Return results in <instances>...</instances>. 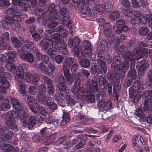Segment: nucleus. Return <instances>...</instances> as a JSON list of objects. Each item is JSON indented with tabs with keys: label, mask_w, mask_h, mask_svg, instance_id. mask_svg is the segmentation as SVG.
Instances as JSON below:
<instances>
[{
	"label": "nucleus",
	"mask_w": 152,
	"mask_h": 152,
	"mask_svg": "<svg viewBox=\"0 0 152 152\" xmlns=\"http://www.w3.org/2000/svg\"><path fill=\"white\" fill-rule=\"evenodd\" d=\"M39 102L44 104L45 106H47L51 109L55 110L56 109L57 105L53 102H48L47 98L43 99L40 101Z\"/></svg>",
	"instance_id": "a878e982"
},
{
	"label": "nucleus",
	"mask_w": 152,
	"mask_h": 152,
	"mask_svg": "<svg viewBox=\"0 0 152 152\" xmlns=\"http://www.w3.org/2000/svg\"><path fill=\"white\" fill-rule=\"evenodd\" d=\"M13 133L12 132H10L6 134H2L0 136V142H8L13 137Z\"/></svg>",
	"instance_id": "393cba45"
},
{
	"label": "nucleus",
	"mask_w": 152,
	"mask_h": 152,
	"mask_svg": "<svg viewBox=\"0 0 152 152\" xmlns=\"http://www.w3.org/2000/svg\"><path fill=\"white\" fill-rule=\"evenodd\" d=\"M63 59H64V57L60 55H58L55 57L56 62V63L58 64L61 63Z\"/></svg>",
	"instance_id": "774afa93"
},
{
	"label": "nucleus",
	"mask_w": 152,
	"mask_h": 152,
	"mask_svg": "<svg viewBox=\"0 0 152 152\" xmlns=\"http://www.w3.org/2000/svg\"><path fill=\"white\" fill-rule=\"evenodd\" d=\"M13 61L7 62L6 68L8 70L11 71L12 73L13 74H16L15 76V80L19 82L24 78L23 66H25L26 65L23 64L22 65L15 66L13 64Z\"/></svg>",
	"instance_id": "0eeeda50"
},
{
	"label": "nucleus",
	"mask_w": 152,
	"mask_h": 152,
	"mask_svg": "<svg viewBox=\"0 0 152 152\" xmlns=\"http://www.w3.org/2000/svg\"><path fill=\"white\" fill-rule=\"evenodd\" d=\"M9 39V34L8 32H5L2 36L1 37H0V41H2L6 42Z\"/></svg>",
	"instance_id": "6e6d98bb"
},
{
	"label": "nucleus",
	"mask_w": 152,
	"mask_h": 152,
	"mask_svg": "<svg viewBox=\"0 0 152 152\" xmlns=\"http://www.w3.org/2000/svg\"><path fill=\"white\" fill-rule=\"evenodd\" d=\"M135 115L137 117L142 118L144 116V114L141 108H139L136 109Z\"/></svg>",
	"instance_id": "3c124183"
},
{
	"label": "nucleus",
	"mask_w": 152,
	"mask_h": 152,
	"mask_svg": "<svg viewBox=\"0 0 152 152\" xmlns=\"http://www.w3.org/2000/svg\"><path fill=\"white\" fill-rule=\"evenodd\" d=\"M86 97L87 99L92 102H94L95 100V95L92 93H88Z\"/></svg>",
	"instance_id": "09e8293b"
},
{
	"label": "nucleus",
	"mask_w": 152,
	"mask_h": 152,
	"mask_svg": "<svg viewBox=\"0 0 152 152\" xmlns=\"http://www.w3.org/2000/svg\"><path fill=\"white\" fill-rule=\"evenodd\" d=\"M121 4L126 8H129L130 6V3L128 0H122Z\"/></svg>",
	"instance_id": "338daca9"
},
{
	"label": "nucleus",
	"mask_w": 152,
	"mask_h": 152,
	"mask_svg": "<svg viewBox=\"0 0 152 152\" xmlns=\"http://www.w3.org/2000/svg\"><path fill=\"white\" fill-rule=\"evenodd\" d=\"M44 80L48 85V94L47 96L49 101L52 100V98L53 97V94L54 93L53 87L54 85L52 83V81L50 79L47 77H45Z\"/></svg>",
	"instance_id": "4468645a"
},
{
	"label": "nucleus",
	"mask_w": 152,
	"mask_h": 152,
	"mask_svg": "<svg viewBox=\"0 0 152 152\" xmlns=\"http://www.w3.org/2000/svg\"><path fill=\"white\" fill-rule=\"evenodd\" d=\"M148 51V49L145 48H141L140 50L139 49V50L134 49L133 55H132V52L128 51L126 54L122 55V56L124 58L125 60L124 62L120 66L118 65H116L115 63L118 64V62L119 63V61L116 60L115 63H112V66H113L115 69H117L120 71L125 72L129 68V64L128 63V62L131 61V63L132 62V64H133L134 63L135 60H138L144 56H147Z\"/></svg>",
	"instance_id": "f03ea898"
},
{
	"label": "nucleus",
	"mask_w": 152,
	"mask_h": 152,
	"mask_svg": "<svg viewBox=\"0 0 152 152\" xmlns=\"http://www.w3.org/2000/svg\"><path fill=\"white\" fill-rule=\"evenodd\" d=\"M143 23H145L144 21L142 20V18L134 17L131 19L130 20L131 23L135 26H137L141 22Z\"/></svg>",
	"instance_id": "a19ab883"
},
{
	"label": "nucleus",
	"mask_w": 152,
	"mask_h": 152,
	"mask_svg": "<svg viewBox=\"0 0 152 152\" xmlns=\"http://www.w3.org/2000/svg\"><path fill=\"white\" fill-rule=\"evenodd\" d=\"M32 45V43L31 42L27 41V42H24V44L22 47L21 50H20L22 52H28L31 50V45Z\"/></svg>",
	"instance_id": "c756f323"
},
{
	"label": "nucleus",
	"mask_w": 152,
	"mask_h": 152,
	"mask_svg": "<svg viewBox=\"0 0 152 152\" xmlns=\"http://www.w3.org/2000/svg\"><path fill=\"white\" fill-rule=\"evenodd\" d=\"M3 69L2 67L0 68V91L3 93L6 92L7 89L10 86L9 82L7 81L5 77V73H4ZM4 97L0 94V100L3 99Z\"/></svg>",
	"instance_id": "1a4fd4ad"
},
{
	"label": "nucleus",
	"mask_w": 152,
	"mask_h": 152,
	"mask_svg": "<svg viewBox=\"0 0 152 152\" xmlns=\"http://www.w3.org/2000/svg\"><path fill=\"white\" fill-rule=\"evenodd\" d=\"M36 121L41 123L43 121L44 118L41 115L39 114L36 115L34 116Z\"/></svg>",
	"instance_id": "0e129e2a"
},
{
	"label": "nucleus",
	"mask_w": 152,
	"mask_h": 152,
	"mask_svg": "<svg viewBox=\"0 0 152 152\" xmlns=\"http://www.w3.org/2000/svg\"><path fill=\"white\" fill-rule=\"evenodd\" d=\"M148 32V28L145 27H143L140 28L139 30L140 34L142 35H146Z\"/></svg>",
	"instance_id": "5fc2aeb1"
},
{
	"label": "nucleus",
	"mask_w": 152,
	"mask_h": 152,
	"mask_svg": "<svg viewBox=\"0 0 152 152\" xmlns=\"http://www.w3.org/2000/svg\"><path fill=\"white\" fill-rule=\"evenodd\" d=\"M78 47L79 45L75 46L72 51L74 54V56H77L78 58L80 59L83 57V55L82 51L79 50Z\"/></svg>",
	"instance_id": "2f4dec72"
},
{
	"label": "nucleus",
	"mask_w": 152,
	"mask_h": 152,
	"mask_svg": "<svg viewBox=\"0 0 152 152\" xmlns=\"http://www.w3.org/2000/svg\"><path fill=\"white\" fill-rule=\"evenodd\" d=\"M9 100L7 99L1 104L0 107L2 111H6L10 108V105L9 104Z\"/></svg>",
	"instance_id": "4c0bfd02"
},
{
	"label": "nucleus",
	"mask_w": 152,
	"mask_h": 152,
	"mask_svg": "<svg viewBox=\"0 0 152 152\" xmlns=\"http://www.w3.org/2000/svg\"><path fill=\"white\" fill-rule=\"evenodd\" d=\"M37 111L36 113L38 111L42 115L46 116L48 114V112L44 108L41 107H37L36 106L35 107Z\"/></svg>",
	"instance_id": "37998d69"
},
{
	"label": "nucleus",
	"mask_w": 152,
	"mask_h": 152,
	"mask_svg": "<svg viewBox=\"0 0 152 152\" xmlns=\"http://www.w3.org/2000/svg\"><path fill=\"white\" fill-rule=\"evenodd\" d=\"M70 21L69 17L66 16H65L63 17L62 19V22L63 24L66 26L69 23Z\"/></svg>",
	"instance_id": "69168bd1"
},
{
	"label": "nucleus",
	"mask_w": 152,
	"mask_h": 152,
	"mask_svg": "<svg viewBox=\"0 0 152 152\" xmlns=\"http://www.w3.org/2000/svg\"><path fill=\"white\" fill-rule=\"evenodd\" d=\"M14 111H10L7 113H3L1 117L5 118V122L7 125L12 129H15L17 128L14 118H18L20 119L26 118L27 115L25 111L21 108V105L18 101L14 97L11 98Z\"/></svg>",
	"instance_id": "f257e3e1"
},
{
	"label": "nucleus",
	"mask_w": 152,
	"mask_h": 152,
	"mask_svg": "<svg viewBox=\"0 0 152 152\" xmlns=\"http://www.w3.org/2000/svg\"><path fill=\"white\" fill-rule=\"evenodd\" d=\"M56 32H59L60 35L63 37L66 36L68 34V31L63 28L61 26H58L55 29Z\"/></svg>",
	"instance_id": "e433bc0d"
},
{
	"label": "nucleus",
	"mask_w": 152,
	"mask_h": 152,
	"mask_svg": "<svg viewBox=\"0 0 152 152\" xmlns=\"http://www.w3.org/2000/svg\"><path fill=\"white\" fill-rule=\"evenodd\" d=\"M6 13L9 15L6 19V23H2V26L5 28L6 26V24L11 25L12 27L14 26L15 22L14 21L20 22L21 20V18L20 16L22 14L19 11L17 10V7L15 5H13L10 9L7 10ZM14 28L12 27V28L13 30H16L15 27Z\"/></svg>",
	"instance_id": "39448f33"
},
{
	"label": "nucleus",
	"mask_w": 152,
	"mask_h": 152,
	"mask_svg": "<svg viewBox=\"0 0 152 152\" xmlns=\"http://www.w3.org/2000/svg\"><path fill=\"white\" fill-rule=\"evenodd\" d=\"M144 96L147 98V99L145 100L143 109L144 110L149 112L152 108V90L146 91Z\"/></svg>",
	"instance_id": "f8f14e48"
},
{
	"label": "nucleus",
	"mask_w": 152,
	"mask_h": 152,
	"mask_svg": "<svg viewBox=\"0 0 152 152\" xmlns=\"http://www.w3.org/2000/svg\"><path fill=\"white\" fill-rule=\"evenodd\" d=\"M12 42L13 45L16 47H19L21 46L20 42L18 40L16 37H13L12 39Z\"/></svg>",
	"instance_id": "603ef678"
},
{
	"label": "nucleus",
	"mask_w": 152,
	"mask_h": 152,
	"mask_svg": "<svg viewBox=\"0 0 152 152\" xmlns=\"http://www.w3.org/2000/svg\"><path fill=\"white\" fill-rule=\"evenodd\" d=\"M46 90L45 86L43 84L40 85L39 87L37 96V100L39 102L46 98L45 95Z\"/></svg>",
	"instance_id": "aec40b11"
},
{
	"label": "nucleus",
	"mask_w": 152,
	"mask_h": 152,
	"mask_svg": "<svg viewBox=\"0 0 152 152\" xmlns=\"http://www.w3.org/2000/svg\"><path fill=\"white\" fill-rule=\"evenodd\" d=\"M52 43V40L50 39H47L45 41H41L40 43V45L43 47L47 53L50 55L51 58H53L55 56V52H58L60 51L64 54H67V51L65 48L66 44L63 42L60 45L54 46V47L51 48Z\"/></svg>",
	"instance_id": "7ed1b4c3"
},
{
	"label": "nucleus",
	"mask_w": 152,
	"mask_h": 152,
	"mask_svg": "<svg viewBox=\"0 0 152 152\" xmlns=\"http://www.w3.org/2000/svg\"><path fill=\"white\" fill-rule=\"evenodd\" d=\"M38 69H39L41 71L44 72H45L46 70V66L45 65L42 63H40L37 66Z\"/></svg>",
	"instance_id": "e2e57ef3"
},
{
	"label": "nucleus",
	"mask_w": 152,
	"mask_h": 152,
	"mask_svg": "<svg viewBox=\"0 0 152 152\" xmlns=\"http://www.w3.org/2000/svg\"><path fill=\"white\" fill-rule=\"evenodd\" d=\"M39 76L37 74L32 75L30 73H26L24 75V80L27 83L31 82L35 84L39 80Z\"/></svg>",
	"instance_id": "2eb2a0df"
},
{
	"label": "nucleus",
	"mask_w": 152,
	"mask_h": 152,
	"mask_svg": "<svg viewBox=\"0 0 152 152\" xmlns=\"http://www.w3.org/2000/svg\"><path fill=\"white\" fill-rule=\"evenodd\" d=\"M122 11L124 14L126 16L130 17L132 14V12L130 9H127V10L123 9Z\"/></svg>",
	"instance_id": "4d7b16f0"
},
{
	"label": "nucleus",
	"mask_w": 152,
	"mask_h": 152,
	"mask_svg": "<svg viewBox=\"0 0 152 152\" xmlns=\"http://www.w3.org/2000/svg\"><path fill=\"white\" fill-rule=\"evenodd\" d=\"M6 55H7V59L9 61H14L13 58L15 57V53L14 51L10 50L8 51L5 53Z\"/></svg>",
	"instance_id": "c03bdc74"
},
{
	"label": "nucleus",
	"mask_w": 152,
	"mask_h": 152,
	"mask_svg": "<svg viewBox=\"0 0 152 152\" xmlns=\"http://www.w3.org/2000/svg\"><path fill=\"white\" fill-rule=\"evenodd\" d=\"M50 18L48 20V22H45V20H42V24L48 26L50 29L47 30L46 32L48 34H51L52 32L56 31L55 29L57 25L58 24V21L59 19L55 18V17H50ZM47 21V20H46Z\"/></svg>",
	"instance_id": "9d476101"
},
{
	"label": "nucleus",
	"mask_w": 152,
	"mask_h": 152,
	"mask_svg": "<svg viewBox=\"0 0 152 152\" xmlns=\"http://www.w3.org/2000/svg\"><path fill=\"white\" fill-rule=\"evenodd\" d=\"M90 1L89 0H82L83 6L79 7V10L83 14L87 15L91 13V9L89 8L88 4Z\"/></svg>",
	"instance_id": "a211bd4d"
},
{
	"label": "nucleus",
	"mask_w": 152,
	"mask_h": 152,
	"mask_svg": "<svg viewBox=\"0 0 152 152\" xmlns=\"http://www.w3.org/2000/svg\"><path fill=\"white\" fill-rule=\"evenodd\" d=\"M98 56L99 58H101L100 59H98L97 60V63L100 65L104 73L107 70V67L106 65V64L104 62V61L105 60L103 59V60L102 59V56H100V54H98Z\"/></svg>",
	"instance_id": "f704fd0d"
},
{
	"label": "nucleus",
	"mask_w": 152,
	"mask_h": 152,
	"mask_svg": "<svg viewBox=\"0 0 152 152\" xmlns=\"http://www.w3.org/2000/svg\"><path fill=\"white\" fill-rule=\"evenodd\" d=\"M70 120V117L68 113L64 112L63 114L62 120L61 121V124L63 126L69 121Z\"/></svg>",
	"instance_id": "c9c22d12"
},
{
	"label": "nucleus",
	"mask_w": 152,
	"mask_h": 152,
	"mask_svg": "<svg viewBox=\"0 0 152 152\" xmlns=\"http://www.w3.org/2000/svg\"><path fill=\"white\" fill-rule=\"evenodd\" d=\"M107 82V80L104 79L103 77L100 76L99 77L97 82L92 80H91L88 82L87 85L90 88V91L95 93L98 90V83H99V86H101L106 83Z\"/></svg>",
	"instance_id": "9b49d317"
},
{
	"label": "nucleus",
	"mask_w": 152,
	"mask_h": 152,
	"mask_svg": "<svg viewBox=\"0 0 152 152\" xmlns=\"http://www.w3.org/2000/svg\"><path fill=\"white\" fill-rule=\"evenodd\" d=\"M107 44L105 40H103L101 42L100 45V49L99 47H98V49L99 50H101L102 51H104L106 50L107 48Z\"/></svg>",
	"instance_id": "864d4df0"
},
{
	"label": "nucleus",
	"mask_w": 152,
	"mask_h": 152,
	"mask_svg": "<svg viewBox=\"0 0 152 152\" xmlns=\"http://www.w3.org/2000/svg\"><path fill=\"white\" fill-rule=\"evenodd\" d=\"M70 89L66 86H64L63 84L61 83H59L57 88V94L55 96L56 100L59 101L61 99H63L66 97V101L68 105H74L75 103V101L67 95Z\"/></svg>",
	"instance_id": "423d86ee"
},
{
	"label": "nucleus",
	"mask_w": 152,
	"mask_h": 152,
	"mask_svg": "<svg viewBox=\"0 0 152 152\" xmlns=\"http://www.w3.org/2000/svg\"><path fill=\"white\" fill-rule=\"evenodd\" d=\"M37 88L35 86H31L29 88V93L32 95L35 94L37 92Z\"/></svg>",
	"instance_id": "bf43d9fd"
},
{
	"label": "nucleus",
	"mask_w": 152,
	"mask_h": 152,
	"mask_svg": "<svg viewBox=\"0 0 152 152\" xmlns=\"http://www.w3.org/2000/svg\"><path fill=\"white\" fill-rule=\"evenodd\" d=\"M80 80L79 78H76L73 86L71 88L72 93L74 94H76L77 97L80 99L84 98L86 91L84 88L80 87Z\"/></svg>",
	"instance_id": "6e6552de"
},
{
	"label": "nucleus",
	"mask_w": 152,
	"mask_h": 152,
	"mask_svg": "<svg viewBox=\"0 0 152 152\" xmlns=\"http://www.w3.org/2000/svg\"><path fill=\"white\" fill-rule=\"evenodd\" d=\"M125 21L122 20H118L117 22V25L114 26L113 29L117 34H119L121 33L122 31H126L128 30V27L127 25H124Z\"/></svg>",
	"instance_id": "ddd939ff"
},
{
	"label": "nucleus",
	"mask_w": 152,
	"mask_h": 152,
	"mask_svg": "<svg viewBox=\"0 0 152 152\" xmlns=\"http://www.w3.org/2000/svg\"><path fill=\"white\" fill-rule=\"evenodd\" d=\"M74 59L72 57L68 58L64 60L63 69L64 77L62 75L59 76L58 79L60 82L56 87V89L59 84L61 83L63 84L64 86H65L64 85V83H66L69 84H71L73 83L75 75V74L71 75L69 72V71L70 69V65L74 62Z\"/></svg>",
	"instance_id": "20e7f679"
},
{
	"label": "nucleus",
	"mask_w": 152,
	"mask_h": 152,
	"mask_svg": "<svg viewBox=\"0 0 152 152\" xmlns=\"http://www.w3.org/2000/svg\"><path fill=\"white\" fill-rule=\"evenodd\" d=\"M80 63L82 66L86 68L90 66V61L86 59L80 60Z\"/></svg>",
	"instance_id": "49530a36"
},
{
	"label": "nucleus",
	"mask_w": 152,
	"mask_h": 152,
	"mask_svg": "<svg viewBox=\"0 0 152 152\" xmlns=\"http://www.w3.org/2000/svg\"><path fill=\"white\" fill-rule=\"evenodd\" d=\"M138 66H139L138 74L142 75L144 73V71L147 69L148 66V64L146 62L144 59H143L140 61Z\"/></svg>",
	"instance_id": "5701e85b"
},
{
	"label": "nucleus",
	"mask_w": 152,
	"mask_h": 152,
	"mask_svg": "<svg viewBox=\"0 0 152 152\" xmlns=\"http://www.w3.org/2000/svg\"><path fill=\"white\" fill-rule=\"evenodd\" d=\"M36 50L37 51H36V52L37 53V55L38 59L40 60L41 59L44 62L46 63H47L49 60L48 57L46 55H42L41 53H38V51L37 49Z\"/></svg>",
	"instance_id": "ea45409f"
},
{
	"label": "nucleus",
	"mask_w": 152,
	"mask_h": 152,
	"mask_svg": "<svg viewBox=\"0 0 152 152\" xmlns=\"http://www.w3.org/2000/svg\"><path fill=\"white\" fill-rule=\"evenodd\" d=\"M99 67L96 65H94L91 66V71L92 73H94L95 72H99Z\"/></svg>",
	"instance_id": "13d9d810"
},
{
	"label": "nucleus",
	"mask_w": 152,
	"mask_h": 152,
	"mask_svg": "<svg viewBox=\"0 0 152 152\" xmlns=\"http://www.w3.org/2000/svg\"><path fill=\"white\" fill-rule=\"evenodd\" d=\"M119 12L117 11H115L109 14L110 18L113 20H115L117 19L119 17Z\"/></svg>",
	"instance_id": "8fccbe9b"
},
{
	"label": "nucleus",
	"mask_w": 152,
	"mask_h": 152,
	"mask_svg": "<svg viewBox=\"0 0 152 152\" xmlns=\"http://www.w3.org/2000/svg\"><path fill=\"white\" fill-rule=\"evenodd\" d=\"M27 115V116H28V115ZM27 117L25 118L21 119L20 120H23V123L25 126H28V128L33 127L35 123V120L34 119V117L33 116H30L29 117L28 121L24 120V119H25Z\"/></svg>",
	"instance_id": "b1692460"
},
{
	"label": "nucleus",
	"mask_w": 152,
	"mask_h": 152,
	"mask_svg": "<svg viewBox=\"0 0 152 152\" xmlns=\"http://www.w3.org/2000/svg\"><path fill=\"white\" fill-rule=\"evenodd\" d=\"M80 40V39L77 37H75L73 38H70L68 42V45L71 48L72 47L74 44L75 46H77L79 45Z\"/></svg>",
	"instance_id": "7c9ffc66"
},
{
	"label": "nucleus",
	"mask_w": 152,
	"mask_h": 152,
	"mask_svg": "<svg viewBox=\"0 0 152 152\" xmlns=\"http://www.w3.org/2000/svg\"><path fill=\"white\" fill-rule=\"evenodd\" d=\"M83 45L85 48L84 52L88 56V57L91 58L92 54V49L90 42L87 40L83 42Z\"/></svg>",
	"instance_id": "4be33fe9"
},
{
	"label": "nucleus",
	"mask_w": 152,
	"mask_h": 152,
	"mask_svg": "<svg viewBox=\"0 0 152 152\" xmlns=\"http://www.w3.org/2000/svg\"><path fill=\"white\" fill-rule=\"evenodd\" d=\"M141 85L140 83L138 81H135L134 82L133 86L129 88L130 91H133V92H138L139 91Z\"/></svg>",
	"instance_id": "58836bf2"
},
{
	"label": "nucleus",
	"mask_w": 152,
	"mask_h": 152,
	"mask_svg": "<svg viewBox=\"0 0 152 152\" xmlns=\"http://www.w3.org/2000/svg\"><path fill=\"white\" fill-rule=\"evenodd\" d=\"M98 106L101 109L105 110H109L112 107V104L110 101H107L106 102L103 99L99 101Z\"/></svg>",
	"instance_id": "6ab92c4d"
},
{
	"label": "nucleus",
	"mask_w": 152,
	"mask_h": 152,
	"mask_svg": "<svg viewBox=\"0 0 152 152\" xmlns=\"http://www.w3.org/2000/svg\"><path fill=\"white\" fill-rule=\"evenodd\" d=\"M23 77H24V78L22 80L19 82H18V81H17V82L18 83L19 85L20 86V91L21 94L24 95L26 93L24 84L23 82H22V81L23 80H24V74H23Z\"/></svg>",
	"instance_id": "a18cd8bd"
},
{
	"label": "nucleus",
	"mask_w": 152,
	"mask_h": 152,
	"mask_svg": "<svg viewBox=\"0 0 152 152\" xmlns=\"http://www.w3.org/2000/svg\"><path fill=\"white\" fill-rule=\"evenodd\" d=\"M103 28L104 33L107 36H109L111 33L110 23L106 22L103 25Z\"/></svg>",
	"instance_id": "72a5a7b5"
},
{
	"label": "nucleus",
	"mask_w": 152,
	"mask_h": 152,
	"mask_svg": "<svg viewBox=\"0 0 152 152\" xmlns=\"http://www.w3.org/2000/svg\"><path fill=\"white\" fill-rule=\"evenodd\" d=\"M86 143L83 140H82L77 145H76L75 149L76 150L80 149L84 147Z\"/></svg>",
	"instance_id": "052dcab7"
},
{
	"label": "nucleus",
	"mask_w": 152,
	"mask_h": 152,
	"mask_svg": "<svg viewBox=\"0 0 152 152\" xmlns=\"http://www.w3.org/2000/svg\"><path fill=\"white\" fill-rule=\"evenodd\" d=\"M60 9L59 6H55L53 4L49 5L47 10L48 12L49 13V16L50 17H56L58 14Z\"/></svg>",
	"instance_id": "f3484780"
},
{
	"label": "nucleus",
	"mask_w": 152,
	"mask_h": 152,
	"mask_svg": "<svg viewBox=\"0 0 152 152\" xmlns=\"http://www.w3.org/2000/svg\"><path fill=\"white\" fill-rule=\"evenodd\" d=\"M18 55L20 59L30 63H32L33 61L34 56L31 53H25L22 52L20 50H18Z\"/></svg>",
	"instance_id": "dca6fc26"
},
{
	"label": "nucleus",
	"mask_w": 152,
	"mask_h": 152,
	"mask_svg": "<svg viewBox=\"0 0 152 152\" xmlns=\"http://www.w3.org/2000/svg\"><path fill=\"white\" fill-rule=\"evenodd\" d=\"M55 66L51 64H49L47 67H46L45 74L49 75H51L55 70Z\"/></svg>",
	"instance_id": "473e14b6"
},
{
	"label": "nucleus",
	"mask_w": 152,
	"mask_h": 152,
	"mask_svg": "<svg viewBox=\"0 0 152 152\" xmlns=\"http://www.w3.org/2000/svg\"><path fill=\"white\" fill-rule=\"evenodd\" d=\"M1 148L4 152H18V149L17 148L12 150V146L10 144H2L1 145Z\"/></svg>",
	"instance_id": "bb28decb"
},
{
	"label": "nucleus",
	"mask_w": 152,
	"mask_h": 152,
	"mask_svg": "<svg viewBox=\"0 0 152 152\" xmlns=\"http://www.w3.org/2000/svg\"><path fill=\"white\" fill-rule=\"evenodd\" d=\"M18 4L19 5L21 6L23 8V9L21 10L25 11H26L27 10V8L30 7L31 6L29 3H22L20 1L18 2Z\"/></svg>",
	"instance_id": "de8ad7c7"
},
{
	"label": "nucleus",
	"mask_w": 152,
	"mask_h": 152,
	"mask_svg": "<svg viewBox=\"0 0 152 152\" xmlns=\"http://www.w3.org/2000/svg\"><path fill=\"white\" fill-rule=\"evenodd\" d=\"M27 103L28 104L30 110L33 113H36L37 111L34 105L36 104V102H35L36 101L35 99L33 96H29L27 97Z\"/></svg>",
	"instance_id": "412c9836"
},
{
	"label": "nucleus",
	"mask_w": 152,
	"mask_h": 152,
	"mask_svg": "<svg viewBox=\"0 0 152 152\" xmlns=\"http://www.w3.org/2000/svg\"><path fill=\"white\" fill-rule=\"evenodd\" d=\"M143 19L145 20V23H146L147 21L149 22V26L152 29V15L149 14L143 15Z\"/></svg>",
	"instance_id": "79ce46f5"
},
{
	"label": "nucleus",
	"mask_w": 152,
	"mask_h": 152,
	"mask_svg": "<svg viewBox=\"0 0 152 152\" xmlns=\"http://www.w3.org/2000/svg\"><path fill=\"white\" fill-rule=\"evenodd\" d=\"M94 9H91V13L90 14H96V12H102L104 10V4H97L94 5Z\"/></svg>",
	"instance_id": "c85d7f7f"
},
{
	"label": "nucleus",
	"mask_w": 152,
	"mask_h": 152,
	"mask_svg": "<svg viewBox=\"0 0 152 152\" xmlns=\"http://www.w3.org/2000/svg\"><path fill=\"white\" fill-rule=\"evenodd\" d=\"M60 34L59 33H56L53 34L51 35L52 38L55 40V43L53 42L51 44V48L54 47V46H56V45H60L61 43L62 42L60 41Z\"/></svg>",
	"instance_id": "cd10ccee"
},
{
	"label": "nucleus",
	"mask_w": 152,
	"mask_h": 152,
	"mask_svg": "<svg viewBox=\"0 0 152 152\" xmlns=\"http://www.w3.org/2000/svg\"><path fill=\"white\" fill-rule=\"evenodd\" d=\"M104 6V10L107 12H109L113 8V5L111 3L109 2L106 4Z\"/></svg>",
	"instance_id": "680f3d73"
}]
</instances>
